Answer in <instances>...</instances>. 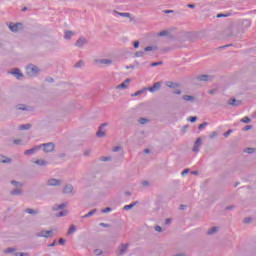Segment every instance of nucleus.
<instances>
[{
  "instance_id": "33",
  "label": "nucleus",
  "mask_w": 256,
  "mask_h": 256,
  "mask_svg": "<svg viewBox=\"0 0 256 256\" xmlns=\"http://www.w3.org/2000/svg\"><path fill=\"white\" fill-rule=\"evenodd\" d=\"M145 52H149V51H157V46H148L144 48Z\"/></svg>"
},
{
  "instance_id": "54",
  "label": "nucleus",
  "mask_w": 256,
  "mask_h": 256,
  "mask_svg": "<svg viewBox=\"0 0 256 256\" xmlns=\"http://www.w3.org/2000/svg\"><path fill=\"white\" fill-rule=\"evenodd\" d=\"M233 133V130H228L227 132L224 133V137H229Z\"/></svg>"
},
{
  "instance_id": "8",
  "label": "nucleus",
  "mask_w": 256,
  "mask_h": 256,
  "mask_svg": "<svg viewBox=\"0 0 256 256\" xmlns=\"http://www.w3.org/2000/svg\"><path fill=\"white\" fill-rule=\"evenodd\" d=\"M62 192L64 193V195H71L74 193L73 191V185L71 184H66L64 187H63V190Z\"/></svg>"
},
{
  "instance_id": "39",
  "label": "nucleus",
  "mask_w": 256,
  "mask_h": 256,
  "mask_svg": "<svg viewBox=\"0 0 256 256\" xmlns=\"http://www.w3.org/2000/svg\"><path fill=\"white\" fill-rule=\"evenodd\" d=\"M135 57H145V51H138L135 53Z\"/></svg>"
},
{
  "instance_id": "49",
  "label": "nucleus",
  "mask_w": 256,
  "mask_h": 256,
  "mask_svg": "<svg viewBox=\"0 0 256 256\" xmlns=\"http://www.w3.org/2000/svg\"><path fill=\"white\" fill-rule=\"evenodd\" d=\"M14 256H29V253H19V252H16V253H14Z\"/></svg>"
},
{
  "instance_id": "36",
  "label": "nucleus",
  "mask_w": 256,
  "mask_h": 256,
  "mask_svg": "<svg viewBox=\"0 0 256 256\" xmlns=\"http://www.w3.org/2000/svg\"><path fill=\"white\" fill-rule=\"evenodd\" d=\"M25 213H28L29 215H37V211H35L31 208L26 209Z\"/></svg>"
},
{
  "instance_id": "44",
  "label": "nucleus",
  "mask_w": 256,
  "mask_h": 256,
  "mask_svg": "<svg viewBox=\"0 0 256 256\" xmlns=\"http://www.w3.org/2000/svg\"><path fill=\"white\" fill-rule=\"evenodd\" d=\"M102 213H111V211H113V209H111V207H107L101 210Z\"/></svg>"
},
{
  "instance_id": "40",
  "label": "nucleus",
  "mask_w": 256,
  "mask_h": 256,
  "mask_svg": "<svg viewBox=\"0 0 256 256\" xmlns=\"http://www.w3.org/2000/svg\"><path fill=\"white\" fill-rule=\"evenodd\" d=\"M65 215H67V211L63 210V211L59 212L58 214H56V217H65Z\"/></svg>"
},
{
  "instance_id": "28",
  "label": "nucleus",
  "mask_w": 256,
  "mask_h": 256,
  "mask_svg": "<svg viewBox=\"0 0 256 256\" xmlns=\"http://www.w3.org/2000/svg\"><path fill=\"white\" fill-rule=\"evenodd\" d=\"M77 231V227L75 225H71L70 228L68 229L67 235H73Z\"/></svg>"
},
{
  "instance_id": "14",
  "label": "nucleus",
  "mask_w": 256,
  "mask_h": 256,
  "mask_svg": "<svg viewBox=\"0 0 256 256\" xmlns=\"http://www.w3.org/2000/svg\"><path fill=\"white\" fill-rule=\"evenodd\" d=\"M40 147H41V146H36V147H34V148L28 149V150H26V151L24 152V155H33V154L37 153V151H39V148H40Z\"/></svg>"
},
{
  "instance_id": "47",
  "label": "nucleus",
  "mask_w": 256,
  "mask_h": 256,
  "mask_svg": "<svg viewBox=\"0 0 256 256\" xmlns=\"http://www.w3.org/2000/svg\"><path fill=\"white\" fill-rule=\"evenodd\" d=\"M167 87H169L170 89H174V87H176V84L173 82H167Z\"/></svg>"
},
{
  "instance_id": "16",
  "label": "nucleus",
  "mask_w": 256,
  "mask_h": 256,
  "mask_svg": "<svg viewBox=\"0 0 256 256\" xmlns=\"http://www.w3.org/2000/svg\"><path fill=\"white\" fill-rule=\"evenodd\" d=\"M103 127H107V124L104 123L99 127V130L96 133L97 137H105V131H103Z\"/></svg>"
},
{
  "instance_id": "30",
  "label": "nucleus",
  "mask_w": 256,
  "mask_h": 256,
  "mask_svg": "<svg viewBox=\"0 0 256 256\" xmlns=\"http://www.w3.org/2000/svg\"><path fill=\"white\" fill-rule=\"evenodd\" d=\"M97 213V209H93L90 212H88L86 215L82 216L83 219H87V217H93V214Z\"/></svg>"
},
{
  "instance_id": "64",
  "label": "nucleus",
  "mask_w": 256,
  "mask_h": 256,
  "mask_svg": "<svg viewBox=\"0 0 256 256\" xmlns=\"http://www.w3.org/2000/svg\"><path fill=\"white\" fill-rule=\"evenodd\" d=\"M189 9H195V5L194 4H188Z\"/></svg>"
},
{
  "instance_id": "62",
  "label": "nucleus",
  "mask_w": 256,
  "mask_h": 256,
  "mask_svg": "<svg viewBox=\"0 0 256 256\" xmlns=\"http://www.w3.org/2000/svg\"><path fill=\"white\" fill-rule=\"evenodd\" d=\"M173 94L174 95H181V90H175V91H173Z\"/></svg>"
},
{
  "instance_id": "20",
  "label": "nucleus",
  "mask_w": 256,
  "mask_h": 256,
  "mask_svg": "<svg viewBox=\"0 0 256 256\" xmlns=\"http://www.w3.org/2000/svg\"><path fill=\"white\" fill-rule=\"evenodd\" d=\"M113 14L114 15H119L120 17H127V18L131 17V14L127 13V12H117V11L114 10Z\"/></svg>"
},
{
  "instance_id": "5",
  "label": "nucleus",
  "mask_w": 256,
  "mask_h": 256,
  "mask_svg": "<svg viewBox=\"0 0 256 256\" xmlns=\"http://www.w3.org/2000/svg\"><path fill=\"white\" fill-rule=\"evenodd\" d=\"M9 29H10V31H12V33H19V31H21V29H23V24L22 23H10Z\"/></svg>"
},
{
  "instance_id": "34",
  "label": "nucleus",
  "mask_w": 256,
  "mask_h": 256,
  "mask_svg": "<svg viewBox=\"0 0 256 256\" xmlns=\"http://www.w3.org/2000/svg\"><path fill=\"white\" fill-rule=\"evenodd\" d=\"M138 123H140V125H147V123H149V119H147V118H140L138 120Z\"/></svg>"
},
{
  "instance_id": "27",
  "label": "nucleus",
  "mask_w": 256,
  "mask_h": 256,
  "mask_svg": "<svg viewBox=\"0 0 256 256\" xmlns=\"http://www.w3.org/2000/svg\"><path fill=\"white\" fill-rule=\"evenodd\" d=\"M74 35H75V33L73 31H65L64 38L71 39Z\"/></svg>"
},
{
  "instance_id": "25",
  "label": "nucleus",
  "mask_w": 256,
  "mask_h": 256,
  "mask_svg": "<svg viewBox=\"0 0 256 256\" xmlns=\"http://www.w3.org/2000/svg\"><path fill=\"white\" fill-rule=\"evenodd\" d=\"M16 109H18V111H29V108H27V106H25V104H18L16 106Z\"/></svg>"
},
{
  "instance_id": "15",
  "label": "nucleus",
  "mask_w": 256,
  "mask_h": 256,
  "mask_svg": "<svg viewBox=\"0 0 256 256\" xmlns=\"http://www.w3.org/2000/svg\"><path fill=\"white\" fill-rule=\"evenodd\" d=\"M10 194L19 197L23 195V190L21 188H15L10 192Z\"/></svg>"
},
{
  "instance_id": "45",
  "label": "nucleus",
  "mask_w": 256,
  "mask_h": 256,
  "mask_svg": "<svg viewBox=\"0 0 256 256\" xmlns=\"http://www.w3.org/2000/svg\"><path fill=\"white\" fill-rule=\"evenodd\" d=\"M141 185H143V187H149V185H151V183L147 180H144L141 182Z\"/></svg>"
},
{
  "instance_id": "26",
  "label": "nucleus",
  "mask_w": 256,
  "mask_h": 256,
  "mask_svg": "<svg viewBox=\"0 0 256 256\" xmlns=\"http://www.w3.org/2000/svg\"><path fill=\"white\" fill-rule=\"evenodd\" d=\"M20 131H27L31 129V124H23L19 126Z\"/></svg>"
},
{
  "instance_id": "29",
  "label": "nucleus",
  "mask_w": 256,
  "mask_h": 256,
  "mask_svg": "<svg viewBox=\"0 0 256 256\" xmlns=\"http://www.w3.org/2000/svg\"><path fill=\"white\" fill-rule=\"evenodd\" d=\"M145 91H147V88H143L142 90H138L137 92L132 94V97H139V95H143V93H145Z\"/></svg>"
},
{
  "instance_id": "21",
  "label": "nucleus",
  "mask_w": 256,
  "mask_h": 256,
  "mask_svg": "<svg viewBox=\"0 0 256 256\" xmlns=\"http://www.w3.org/2000/svg\"><path fill=\"white\" fill-rule=\"evenodd\" d=\"M217 231H219V227L213 226L212 228H210L207 231V235H215V233H217Z\"/></svg>"
},
{
  "instance_id": "51",
  "label": "nucleus",
  "mask_w": 256,
  "mask_h": 256,
  "mask_svg": "<svg viewBox=\"0 0 256 256\" xmlns=\"http://www.w3.org/2000/svg\"><path fill=\"white\" fill-rule=\"evenodd\" d=\"M250 129H253V126L247 125L243 128V131H250Z\"/></svg>"
},
{
  "instance_id": "52",
  "label": "nucleus",
  "mask_w": 256,
  "mask_h": 256,
  "mask_svg": "<svg viewBox=\"0 0 256 256\" xmlns=\"http://www.w3.org/2000/svg\"><path fill=\"white\" fill-rule=\"evenodd\" d=\"M112 151H113L114 153H117L118 151H121V147L115 146V147L112 149Z\"/></svg>"
},
{
  "instance_id": "61",
  "label": "nucleus",
  "mask_w": 256,
  "mask_h": 256,
  "mask_svg": "<svg viewBox=\"0 0 256 256\" xmlns=\"http://www.w3.org/2000/svg\"><path fill=\"white\" fill-rule=\"evenodd\" d=\"M55 245H57V241H53V243L49 244L48 247H55Z\"/></svg>"
},
{
  "instance_id": "4",
  "label": "nucleus",
  "mask_w": 256,
  "mask_h": 256,
  "mask_svg": "<svg viewBox=\"0 0 256 256\" xmlns=\"http://www.w3.org/2000/svg\"><path fill=\"white\" fill-rule=\"evenodd\" d=\"M36 237H43L44 239H49L53 237V230H41L36 233Z\"/></svg>"
},
{
  "instance_id": "31",
  "label": "nucleus",
  "mask_w": 256,
  "mask_h": 256,
  "mask_svg": "<svg viewBox=\"0 0 256 256\" xmlns=\"http://www.w3.org/2000/svg\"><path fill=\"white\" fill-rule=\"evenodd\" d=\"M136 205H137V202H134V203L129 204V205H125L124 210L129 211V210L133 209Z\"/></svg>"
},
{
  "instance_id": "59",
  "label": "nucleus",
  "mask_w": 256,
  "mask_h": 256,
  "mask_svg": "<svg viewBox=\"0 0 256 256\" xmlns=\"http://www.w3.org/2000/svg\"><path fill=\"white\" fill-rule=\"evenodd\" d=\"M187 173H189V169L183 170L182 173H181V175H182L183 177H185V175H187Z\"/></svg>"
},
{
  "instance_id": "13",
  "label": "nucleus",
  "mask_w": 256,
  "mask_h": 256,
  "mask_svg": "<svg viewBox=\"0 0 256 256\" xmlns=\"http://www.w3.org/2000/svg\"><path fill=\"white\" fill-rule=\"evenodd\" d=\"M129 83H131V79L127 78L120 85L116 86V89H127L129 87Z\"/></svg>"
},
{
  "instance_id": "7",
  "label": "nucleus",
  "mask_w": 256,
  "mask_h": 256,
  "mask_svg": "<svg viewBox=\"0 0 256 256\" xmlns=\"http://www.w3.org/2000/svg\"><path fill=\"white\" fill-rule=\"evenodd\" d=\"M9 73H10V75H14V77H16V79H23V73L21 72V70L19 68H14Z\"/></svg>"
},
{
  "instance_id": "42",
  "label": "nucleus",
  "mask_w": 256,
  "mask_h": 256,
  "mask_svg": "<svg viewBox=\"0 0 256 256\" xmlns=\"http://www.w3.org/2000/svg\"><path fill=\"white\" fill-rule=\"evenodd\" d=\"M4 253L9 254V253H15V248H7L4 250Z\"/></svg>"
},
{
  "instance_id": "6",
  "label": "nucleus",
  "mask_w": 256,
  "mask_h": 256,
  "mask_svg": "<svg viewBox=\"0 0 256 256\" xmlns=\"http://www.w3.org/2000/svg\"><path fill=\"white\" fill-rule=\"evenodd\" d=\"M40 147H44V152L45 153H53V151H55V144L54 143L42 144Z\"/></svg>"
},
{
  "instance_id": "53",
  "label": "nucleus",
  "mask_w": 256,
  "mask_h": 256,
  "mask_svg": "<svg viewBox=\"0 0 256 256\" xmlns=\"http://www.w3.org/2000/svg\"><path fill=\"white\" fill-rule=\"evenodd\" d=\"M190 123H195V121H197V117L193 116L189 118Z\"/></svg>"
},
{
  "instance_id": "46",
  "label": "nucleus",
  "mask_w": 256,
  "mask_h": 256,
  "mask_svg": "<svg viewBox=\"0 0 256 256\" xmlns=\"http://www.w3.org/2000/svg\"><path fill=\"white\" fill-rule=\"evenodd\" d=\"M255 152V149H253V148H246L245 150H244V153H249V154H251V153H254Z\"/></svg>"
},
{
  "instance_id": "56",
  "label": "nucleus",
  "mask_w": 256,
  "mask_h": 256,
  "mask_svg": "<svg viewBox=\"0 0 256 256\" xmlns=\"http://www.w3.org/2000/svg\"><path fill=\"white\" fill-rule=\"evenodd\" d=\"M58 243H59V245H65V239L60 238V239L58 240Z\"/></svg>"
},
{
  "instance_id": "50",
  "label": "nucleus",
  "mask_w": 256,
  "mask_h": 256,
  "mask_svg": "<svg viewBox=\"0 0 256 256\" xmlns=\"http://www.w3.org/2000/svg\"><path fill=\"white\" fill-rule=\"evenodd\" d=\"M217 135H218V133L217 132H212L211 134H210V139H215V137H217Z\"/></svg>"
},
{
  "instance_id": "2",
  "label": "nucleus",
  "mask_w": 256,
  "mask_h": 256,
  "mask_svg": "<svg viewBox=\"0 0 256 256\" xmlns=\"http://www.w3.org/2000/svg\"><path fill=\"white\" fill-rule=\"evenodd\" d=\"M95 64L99 65V67H111V65H113V59L111 58L96 59Z\"/></svg>"
},
{
  "instance_id": "1",
  "label": "nucleus",
  "mask_w": 256,
  "mask_h": 256,
  "mask_svg": "<svg viewBox=\"0 0 256 256\" xmlns=\"http://www.w3.org/2000/svg\"><path fill=\"white\" fill-rule=\"evenodd\" d=\"M40 71L41 70L39 69V67H37L35 64H29L28 66H26V74L28 75V77H37Z\"/></svg>"
},
{
  "instance_id": "24",
  "label": "nucleus",
  "mask_w": 256,
  "mask_h": 256,
  "mask_svg": "<svg viewBox=\"0 0 256 256\" xmlns=\"http://www.w3.org/2000/svg\"><path fill=\"white\" fill-rule=\"evenodd\" d=\"M210 80H211V76H209V75L198 76V81H210Z\"/></svg>"
},
{
  "instance_id": "35",
  "label": "nucleus",
  "mask_w": 256,
  "mask_h": 256,
  "mask_svg": "<svg viewBox=\"0 0 256 256\" xmlns=\"http://www.w3.org/2000/svg\"><path fill=\"white\" fill-rule=\"evenodd\" d=\"M36 165H40V166H45V165H47V161H45V160H36L35 162H34Z\"/></svg>"
},
{
  "instance_id": "32",
  "label": "nucleus",
  "mask_w": 256,
  "mask_h": 256,
  "mask_svg": "<svg viewBox=\"0 0 256 256\" xmlns=\"http://www.w3.org/2000/svg\"><path fill=\"white\" fill-rule=\"evenodd\" d=\"M14 145H25V142L22 139H14L12 140Z\"/></svg>"
},
{
  "instance_id": "17",
  "label": "nucleus",
  "mask_w": 256,
  "mask_h": 256,
  "mask_svg": "<svg viewBox=\"0 0 256 256\" xmlns=\"http://www.w3.org/2000/svg\"><path fill=\"white\" fill-rule=\"evenodd\" d=\"M182 99L184 101H188L189 103H195V96H191V95H184L182 97Z\"/></svg>"
},
{
  "instance_id": "63",
  "label": "nucleus",
  "mask_w": 256,
  "mask_h": 256,
  "mask_svg": "<svg viewBox=\"0 0 256 256\" xmlns=\"http://www.w3.org/2000/svg\"><path fill=\"white\" fill-rule=\"evenodd\" d=\"M221 17H227V15H225V14H218V15H217V18H218V19H221Z\"/></svg>"
},
{
  "instance_id": "43",
  "label": "nucleus",
  "mask_w": 256,
  "mask_h": 256,
  "mask_svg": "<svg viewBox=\"0 0 256 256\" xmlns=\"http://www.w3.org/2000/svg\"><path fill=\"white\" fill-rule=\"evenodd\" d=\"M83 155H84V157H89L91 155V149L84 150Z\"/></svg>"
},
{
  "instance_id": "18",
  "label": "nucleus",
  "mask_w": 256,
  "mask_h": 256,
  "mask_svg": "<svg viewBox=\"0 0 256 256\" xmlns=\"http://www.w3.org/2000/svg\"><path fill=\"white\" fill-rule=\"evenodd\" d=\"M228 105H232L233 107H238V105H241V102L233 98L228 101Z\"/></svg>"
},
{
  "instance_id": "58",
  "label": "nucleus",
  "mask_w": 256,
  "mask_h": 256,
  "mask_svg": "<svg viewBox=\"0 0 256 256\" xmlns=\"http://www.w3.org/2000/svg\"><path fill=\"white\" fill-rule=\"evenodd\" d=\"M100 161H111V157H102Z\"/></svg>"
},
{
  "instance_id": "19",
  "label": "nucleus",
  "mask_w": 256,
  "mask_h": 256,
  "mask_svg": "<svg viewBox=\"0 0 256 256\" xmlns=\"http://www.w3.org/2000/svg\"><path fill=\"white\" fill-rule=\"evenodd\" d=\"M11 185H13V187H15V189H21V187H23V183L22 182L15 181V180L11 181Z\"/></svg>"
},
{
  "instance_id": "22",
  "label": "nucleus",
  "mask_w": 256,
  "mask_h": 256,
  "mask_svg": "<svg viewBox=\"0 0 256 256\" xmlns=\"http://www.w3.org/2000/svg\"><path fill=\"white\" fill-rule=\"evenodd\" d=\"M66 207V204L65 203H62V204H56L53 206V210L54 211H60L61 209H65Z\"/></svg>"
},
{
  "instance_id": "41",
  "label": "nucleus",
  "mask_w": 256,
  "mask_h": 256,
  "mask_svg": "<svg viewBox=\"0 0 256 256\" xmlns=\"http://www.w3.org/2000/svg\"><path fill=\"white\" fill-rule=\"evenodd\" d=\"M207 125H209V123L204 122V123H202V124H200V125L198 126V129L201 131L202 129H205V127H207Z\"/></svg>"
},
{
  "instance_id": "48",
  "label": "nucleus",
  "mask_w": 256,
  "mask_h": 256,
  "mask_svg": "<svg viewBox=\"0 0 256 256\" xmlns=\"http://www.w3.org/2000/svg\"><path fill=\"white\" fill-rule=\"evenodd\" d=\"M159 65H163V62L159 61V62H153L151 63V67H157Z\"/></svg>"
},
{
  "instance_id": "57",
  "label": "nucleus",
  "mask_w": 256,
  "mask_h": 256,
  "mask_svg": "<svg viewBox=\"0 0 256 256\" xmlns=\"http://www.w3.org/2000/svg\"><path fill=\"white\" fill-rule=\"evenodd\" d=\"M95 255H103V251L97 249L94 251Z\"/></svg>"
},
{
  "instance_id": "55",
  "label": "nucleus",
  "mask_w": 256,
  "mask_h": 256,
  "mask_svg": "<svg viewBox=\"0 0 256 256\" xmlns=\"http://www.w3.org/2000/svg\"><path fill=\"white\" fill-rule=\"evenodd\" d=\"M155 231H157V233H161L163 229L161 228V226H156Z\"/></svg>"
},
{
  "instance_id": "11",
  "label": "nucleus",
  "mask_w": 256,
  "mask_h": 256,
  "mask_svg": "<svg viewBox=\"0 0 256 256\" xmlns=\"http://www.w3.org/2000/svg\"><path fill=\"white\" fill-rule=\"evenodd\" d=\"M159 89H161V82H156L152 87L147 88V91L155 93V91H159Z\"/></svg>"
},
{
  "instance_id": "12",
  "label": "nucleus",
  "mask_w": 256,
  "mask_h": 256,
  "mask_svg": "<svg viewBox=\"0 0 256 256\" xmlns=\"http://www.w3.org/2000/svg\"><path fill=\"white\" fill-rule=\"evenodd\" d=\"M84 45H87V39L80 37L77 41L75 46L79 47L80 49L84 47Z\"/></svg>"
},
{
  "instance_id": "10",
  "label": "nucleus",
  "mask_w": 256,
  "mask_h": 256,
  "mask_svg": "<svg viewBox=\"0 0 256 256\" xmlns=\"http://www.w3.org/2000/svg\"><path fill=\"white\" fill-rule=\"evenodd\" d=\"M129 249V244H121L118 248V255H125Z\"/></svg>"
},
{
  "instance_id": "23",
  "label": "nucleus",
  "mask_w": 256,
  "mask_h": 256,
  "mask_svg": "<svg viewBox=\"0 0 256 256\" xmlns=\"http://www.w3.org/2000/svg\"><path fill=\"white\" fill-rule=\"evenodd\" d=\"M0 163H11V158L0 155Z\"/></svg>"
},
{
  "instance_id": "38",
  "label": "nucleus",
  "mask_w": 256,
  "mask_h": 256,
  "mask_svg": "<svg viewBox=\"0 0 256 256\" xmlns=\"http://www.w3.org/2000/svg\"><path fill=\"white\" fill-rule=\"evenodd\" d=\"M240 121L241 123H251V118H249L248 116H245Z\"/></svg>"
},
{
  "instance_id": "9",
  "label": "nucleus",
  "mask_w": 256,
  "mask_h": 256,
  "mask_svg": "<svg viewBox=\"0 0 256 256\" xmlns=\"http://www.w3.org/2000/svg\"><path fill=\"white\" fill-rule=\"evenodd\" d=\"M201 143H202V140L201 138H197V140L195 141L194 143V147L192 149V151L194 153H199L200 149H201Z\"/></svg>"
},
{
  "instance_id": "37",
  "label": "nucleus",
  "mask_w": 256,
  "mask_h": 256,
  "mask_svg": "<svg viewBox=\"0 0 256 256\" xmlns=\"http://www.w3.org/2000/svg\"><path fill=\"white\" fill-rule=\"evenodd\" d=\"M167 35H169V32H167V30L158 33V37H167Z\"/></svg>"
},
{
  "instance_id": "60",
  "label": "nucleus",
  "mask_w": 256,
  "mask_h": 256,
  "mask_svg": "<svg viewBox=\"0 0 256 256\" xmlns=\"http://www.w3.org/2000/svg\"><path fill=\"white\" fill-rule=\"evenodd\" d=\"M134 49H139V41L134 42Z\"/></svg>"
},
{
  "instance_id": "3",
  "label": "nucleus",
  "mask_w": 256,
  "mask_h": 256,
  "mask_svg": "<svg viewBox=\"0 0 256 256\" xmlns=\"http://www.w3.org/2000/svg\"><path fill=\"white\" fill-rule=\"evenodd\" d=\"M46 185L48 187H59V186L63 185V180L56 179V178H50L46 181Z\"/></svg>"
}]
</instances>
